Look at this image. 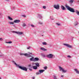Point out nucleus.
I'll use <instances>...</instances> for the list:
<instances>
[{
    "instance_id": "obj_39",
    "label": "nucleus",
    "mask_w": 79,
    "mask_h": 79,
    "mask_svg": "<svg viewBox=\"0 0 79 79\" xmlns=\"http://www.w3.org/2000/svg\"><path fill=\"white\" fill-rule=\"evenodd\" d=\"M50 19H52V20H53L54 19L53 18H52L51 17H50Z\"/></svg>"
},
{
    "instance_id": "obj_22",
    "label": "nucleus",
    "mask_w": 79,
    "mask_h": 79,
    "mask_svg": "<svg viewBox=\"0 0 79 79\" xmlns=\"http://www.w3.org/2000/svg\"><path fill=\"white\" fill-rule=\"evenodd\" d=\"M77 24H78V23H77V22L76 21L74 23L75 26H77Z\"/></svg>"
},
{
    "instance_id": "obj_34",
    "label": "nucleus",
    "mask_w": 79,
    "mask_h": 79,
    "mask_svg": "<svg viewBox=\"0 0 79 79\" xmlns=\"http://www.w3.org/2000/svg\"><path fill=\"white\" fill-rule=\"evenodd\" d=\"M2 40H3V38H0V41H2Z\"/></svg>"
},
{
    "instance_id": "obj_42",
    "label": "nucleus",
    "mask_w": 79,
    "mask_h": 79,
    "mask_svg": "<svg viewBox=\"0 0 79 79\" xmlns=\"http://www.w3.org/2000/svg\"><path fill=\"white\" fill-rule=\"evenodd\" d=\"M68 57L69 58H71V57L70 56H68Z\"/></svg>"
},
{
    "instance_id": "obj_20",
    "label": "nucleus",
    "mask_w": 79,
    "mask_h": 79,
    "mask_svg": "<svg viewBox=\"0 0 79 79\" xmlns=\"http://www.w3.org/2000/svg\"><path fill=\"white\" fill-rule=\"evenodd\" d=\"M33 68L34 69H37V67L36 66H33Z\"/></svg>"
},
{
    "instance_id": "obj_27",
    "label": "nucleus",
    "mask_w": 79,
    "mask_h": 79,
    "mask_svg": "<svg viewBox=\"0 0 79 79\" xmlns=\"http://www.w3.org/2000/svg\"><path fill=\"white\" fill-rule=\"evenodd\" d=\"M44 69H45V70H46L47 69V67L45 66V67H44Z\"/></svg>"
},
{
    "instance_id": "obj_10",
    "label": "nucleus",
    "mask_w": 79,
    "mask_h": 79,
    "mask_svg": "<svg viewBox=\"0 0 79 79\" xmlns=\"http://www.w3.org/2000/svg\"><path fill=\"white\" fill-rule=\"evenodd\" d=\"M74 71H75V72H76V73H77V74H79V71H78V70H77V69H74Z\"/></svg>"
},
{
    "instance_id": "obj_29",
    "label": "nucleus",
    "mask_w": 79,
    "mask_h": 79,
    "mask_svg": "<svg viewBox=\"0 0 79 79\" xmlns=\"http://www.w3.org/2000/svg\"><path fill=\"white\" fill-rule=\"evenodd\" d=\"M26 26V24L25 23H23V27H24Z\"/></svg>"
},
{
    "instance_id": "obj_14",
    "label": "nucleus",
    "mask_w": 79,
    "mask_h": 79,
    "mask_svg": "<svg viewBox=\"0 0 79 79\" xmlns=\"http://www.w3.org/2000/svg\"><path fill=\"white\" fill-rule=\"evenodd\" d=\"M35 64L36 66H37V67H39L40 66V65H39V63H35Z\"/></svg>"
},
{
    "instance_id": "obj_46",
    "label": "nucleus",
    "mask_w": 79,
    "mask_h": 79,
    "mask_svg": "<svg viewBox=\"0 0 79 79\" xmlns=\"http://www.w3.org/2000/svg\"><path fill=\"white\" fill-rule=\"evenodd\" d=\"M0 56H2V55L0 54Z\"/></svg>"
},
{
    "instance_id": "obj_11",
    "label": "nucleus",
    "mask_w": 79,
    "mask_h": 79,
    "mask_svg": "<svg viewBox=\"0 0 79 79\" xmlns=\"http://www.w3.org/2000/svg\"><path fill=\"white\" fill-rule=\"evenodd\" d=\"M61 8L62 10H66V9H65V7H64L63 6H61Z\"/></svg>"
},
{
    "instance_id": "obj_6",
    "label": "nucleus",
    "mask_w": 79,
    "mask_h": 79,
    "mask_svg": "<svg viewBox=\"0 0 79 79\" xmlns=\"http://www.w3.org/2000/svg\"><path fill=\"white\" fill-rule=\"evenodd\" d=\"M32 53H29V54L25 53L24 54V56H27V57H31L32 56Z\"/></svg>"
},
{
    "instance_id": "obj_24",
    "label": "nucleus",
    "mask_w": 79,
    "mask_h": 79,
    "mask_svg": "<svg viewBox=\"0 0 79 79\" xmlns=\"http://www.w3.org/2000/svg\"><path fill=\"white\" fill-rule=\"evenodd\" d=\"M41 55L42 56H43V57H45V54H44L41 53Z\"/></svg>"
},
{
    "instance_id": "obj_5",
    "label": "nucleus",
    "mask_w": 79,
    "mask_h": 79,
    "mask_svg": "<svg viewBox=\"0 0 79 79\" xmlns=\"http://www.w3.org/2000/svg\"><path fill=\"white\" fill-rule=\"evenodd\" d=\"M59 68L60 69V71H62L63 73H66V71H67L66 70H64L63 68L61 67L60 66H59Z\"/></svg>"
},
{
    "instance_id": "obj_28",
    "label": "nucleus",
    "mask_w": 79,
    "mask_h": 79,
    "mask_svg": "<svg viewBox=\"0 0 79 79\" xmlns=\"http://www.w3.org/2000/svg\"><path fill=\"white\" fill-rule=\"evenodd\" d=\"M39 74H40V72H37L36 73V75H38Z\"/></svg>"
},
{
    "instance_id": "obj_50",
    "label": "nucleus",
    "mask_w": 79,
    "mask_h": 79,
    "mask_svg": "<svg viewBox=\"0 0 79 79\" xmlns=\"http://www.w3.org/2000/svg\"><path fill=\"white\" fill-rule=\"evenodd\" d=\"M78 33H79V31H78Z\"/></svg>"
},
{
    "instance_id": "obj_26",
    "label": "nucleus",
    "mask_w": 79,
    "mask_h": 79,
    "mask_svg": "<svg viewBox=\"0 0 79 79\" xmlns=\"http://www.w3.org/2000/svg\"><path fill=\"white\" fill-rule=\"evenodd\" d=\"M14 23L15 22H9V23H10V24H14Z\"/></svg>"
},
{
    "instance_id": "obj_23",
    "label": "nucleus",
    "mask_w": 79,
    "mask_h": 79,
    "mask_svg": "<svg viewBox=\"0 0 79 79\" xmlns=\"http://www.w3.org/2000/svg\"><path fill=\"white\" fill-rule=\"evenodd\" d=\"M76 13L77 15H79V12L77 10H76Z\"/></svg>"
},
{
    "instance_id": "obj_8",
    "label": "nucleus",
    "mask_w": 79,
    "mask_h": 79,
    "mask_svg": "<svg viewBox=\"0 0 79 79\" xmlns=\"http://www.w3.org/2000/svg\"><path fill=\"white\" fill-rule=\"evenodd\" d=\"M63 45H65V46L66 47H68V48H71L73 47V46H72L68 44H63Z\"/></svg>"
},
{
    "instance_id": "obj_51",
    "label": "nucleus",
    "mask_w": 79,
    "mask_h": 79,
    "mask_svg": "<svg viewBox=\"0 0 79 79\" xmlns=\"http://www.w3.org/2000/svg\"><path fill=\"white\" fill-rule=\"evenodd\" d=\"M14 8H15V7H13Z\"/></svg>"
},
{
    "instance_id": "obj_45",
    "label": "nucleus",
    "mask_w": 79,
    "mask_h": 79,
    "mask_svg": "<svg viewBox=\"0 0 79 79\" xmlns=\"http://www.w3.org/2000/svg\"><path fill=\"white\" fill-rule=\"evenodd\" d=\"M35 5H36L37 6V5H38L37 4H35Z\"/></svg>"
},
{
    "instance_id": "obj_19",
    "label": "nucleus",
    "mask_w": 79,
    "mask_h": 79,
    "mask_svg": "<svg viewBox=\"0 0 79 79\" xmlns=\"http://www.w3.org/2000/svg\"><path fill=\"white\" fill-rule=\"evenodd\" d=\"M38 18H40V19H42V15H38Z\"/></svg>"
},
{
    "instance_id": "obj_18",
    "label": "nucleus",
    "mask_w": 79,
    "mask_h": 79,
    "mask_svg": "<svg viewBox=\"0 0 79 79\" xmlns=\"http://www.w3.org/2000/svg\"><path fill=\"white\" fill-rule=\"evenodd\" d=\"M42 44L43 45H47V43L46 42H42Z\"/></svg>"
},
{
    "instance_id": "obj_7",
    "label": "nucleus",
    "mask_w": 79,
    "mask_h": 79,
    "mask_svg": "<svg viewBox=\"0 0 79 79\" xmlns=\"http://www.w3.org/2000/svg\"><path fill=\"white\" fill-rule=\"evenodd\" d=\"M53 7L56 10H59V9H60V6L58 4L57 5H54Z\"/></svg>"
},
{
    "instance_id": "obj_25",
    "label": "nucleus",
    "mask_w": 79,
    "mask_h": 79,
    "mask_svg": "<svg viewBox=\"0 0 79 79\" xmlns=\"http://www.w3.org/2000/svg\"><path fill=\"white\" fill-rule=\"evenodd\" d=\"M6 44H11V43H12V42L9 41V42H6Z\"/></svg>"
},
{
    "instance_id": "obj_17",
    "label": "nucleus",
    "mask_w": 79,
    "mask_h": 79,
    "mask_svg": "<svg viewBox=\"0 0 79 79\" xmlns=\"http://www.w3.org/2000/svg\"><path fill=\"white\" fill-rule=\"evenodd\" d=\"M34 57H32L30 59V60L31 61H34Z\"/></svg>"
},
{
    "instance_id": "obj_4",
    "label": "nucleus",
    "mask_w": 79,
    "mask_h": 79,
    "mask_svg": "<svg viewBox=\"0 0 79 79\" xmlns=\"http://www.w3.org/2000/svg\"><path fill=\"white\" fill-rule=\"evenodd\" d=\"M12 32L13 33H15V34H19V35H22L23 34V32H17L16 31H13Z\"/></svg>"
},
{
    "instance_id": "obj_38",
    "label": "nucleus",
    "mask_w": 79,
    "mask_h": 79,
    "mask_svg": "<svg viewBox=\"0 0 79 79\" xmlns=\"http://www.w3.org/2000/svg\"><path fill=\"white\" fill-rule=\"evenodd\" d=\"M29 70L30 71H32V69H29Z\"/></svg>"
},
{
    "instance_id": "obj_36",
    "label": "nucleus",
    "mask_w": 79,
    "mask_h": 79,
    "mask_svg": "<svg viewBox=\"0 0 79 79\" xmlns=\"http://www.w3.org/2000/svg\"><path fill=\"white\" fill-rule=\"evenodd\" d=\"M28 67H29V68H31V64L28 65Z\"/></svg>"
},
{
    "instance_id": "obj_9",
    "label": "nucleus",
    "mask_w": 79,
    "mask_h": 79,
    "mask_svg": "<svg viewBox=\"0 0 79 79\" xmlns=\"http://www.w3.org/2000/svg\"><path fill=\"white\" fill-rule=\"evenodd\" d=\"M14 23H20V20H15L14 21Z\"/></svg>"
},
{
    "instance_id": "obj_48",
    "label": "nucleus",
    "mask_w": 79,
    "mask_h": 79,
    "mask_svg": "<svg viewBox=\"0 0 79 79\" xmlns=\"http://www.w3.org/2000/svg\"><path fill=\"white\" fill-rule=\"evenodd\" d=\"M0 79H2V78H1V77H0Z\"/></svg>"
},
{
    "instance_id": "obj_31",
    "label": "nucleus",
    "mask_w": 79,
    "mask_h": 79,
    "mask_svg": "<svg viewBox=\"0 0 79 79\" xmlns=\"http://www.w3.org/2000/svg\"><path fill=\"white\" fill-rule=\"evenodd\" d=\"M30 48H31V47L30 46H29L27 48V49H30Z\"/></svg>"
},
{
    "instance_id": "obj_30",
    "label": "nucleus",
    "mask_w": 79,
    "mask_h": 79,
    "mask_svg": "<svg viewBox=\"0 0 79 79\" xmlns=\"http://www.w3.org/2000/svg\"><path fill=\"white\" fill-rule=\"evenodd\" d=\"M43 8L44 9H46V6H44L43 7Z\"/></svg>"
},
{
    "instance_id": "obj_35",
    "label": "nucleus",
    "mask_w": 79,
    "mask_h": 79,
    "mask_svg": "<svg viewBox=\"0 0 79 79\" xmlns=\"http://www.w3.org/2000/svg\"><path fill=\"white\" fill-rule=\"evenodd\" d=\"M39 23L40 24H42L43 23H42V22H39Z\"/></svg>"
},
{
    "instance_id": "obj_13",
    "label": "nucleus",
    "mask_w": 79,
    "mask_h": 79,
    "mask_svg": "<svg viewBox=\"0 0 79 79\" xmlns=\"http://www.w3.org/2000/svg\"><path fill=\"white\" fill-rule=\"evenodd\" d=\"M40 49H41V50H43V51H47V49H45V48H40Z\"/></svg>"
},
{
    "instance_id": "obj_32",
    "label": "nucleus",
    "mask_w": 79,
    "mask_h": 79,
    "mask_svg": "<svg viewBox=\"0 0 79 79\" xmlns=\"http://www.w3.org/2000/svg\"><path fill=\"white\" fill-rule=\"evenodd\" d=\"M31 27H35L34 25L32 24L31 25Z\"/></svg>"
},
{
    "instance_id": "obj_15",
    "label": "nucleus",
    "mask_w": 79,
    "mask_h": 79,
    "mask_svg": "<svg viewBox=\"0 0 79 79\" xmlns=\"http://www.w3.org/2000/svg\"><path fill=\"white\" fill-rule=\"evenodd\" d=\"M39 71L40 73H42L43 72H44V71H45V70L43 69V70H39Z\"/></svg>"
},
{
    "instance_id": "obj_49",
    "label": "nucleus",
    "mask_w": 79,
    "mask_h": 79,
    "mask_svg": "<svg viewBox=\"0 0 79 79\" xmlns=\"http://www.w3.org/2000/svg\"><path fill=\"white\" fill-rule=\"evenodd\" d=\"M0 15H1V14L0 13Z\"/></svg>"
},
{
    "instance_id": "obj_1",
    "label": "nucleus",
    "mask_w": 79,
    "mask_h": 79,
    "mask_svg": "<svg viewBox=\"0 0 79 79\" xmlns=\"http://www.w3.org/2000/svg\"><path fill=\"white\" fill-rule=\"evenodd\" d=\"M12 62L13 63H14V64H15V65H16L17 68H19L21 69H22V70H23V71H27V68H26V67H23L22 66H19V65L16 64V62H15V61H13Z\"/></svg>"
},
{
    "instance_id": "obj_33",
    "label": "nucleus",
    "mask_w": 79,
    "mask_h": 79,
    "mask_svg": "<svg viewBox=\"0 0 79 79\" xmlns=\"http://www.w3.org/2000/svg\"><path fill=\"white\" fill-rule=\"evenodd\" d=\"M22 16H23V17H24V18H26V16L25 15H22Z\"/></svg>"
},
{
    "instance_id": "obj_37",
    "label": "nucleus",
    "mask_w": 79,
    "mask_h": 79,
    "mask_svg": "<svg viewBox=\"0 0 79 79\" xmlns=\"http://www.w3.org/2000/svg\"><path fill=\"white\" fill-rule=\"evenodd\" d=\"M24 54H23V53H20V55H24Z\"/></svg>"
},
{
    "instance_id": "obj_47",
    "label": "nucleus",
    "mask_w": 79,
    "mask_h": 79,
    "mask_svg": "<svg viewBox=\"0 0 79 79\" xmlns=\"http://www.w3.org/2000/svg\"><path fill=\"white\" fill-rule=\"evenodd\" d=\"M33 79H35V77H33Z\"/></svg>"
},
{
    "instance_id": "obj_16",
    "label": "nucleus",
    "mask_w": 79,
    "mask_h": 79,
    "mask_svg": "<svg viewBox=\"0 0 79 79\" xmlns=\"http://www.w3.org/2000/svg\"><path fill=\"white\" fill-rule=\"evenodd\" d=\"M74 2V0H70L69 2L70 3V4H72Z\"/></svg>"
},
{
    "instance_id": "obj_40",
    "label": "nucleus",
    "mask_w": 79,
    "mask_h": 79,
    "mask_svg": "<svg viewBox=\"0 0 79 79\" xmlns=\"http://www.w3.org/2000/svg\"><path fill=\"white\" fill-rule=\"evenodd\" d=\"M56 24H57V26H60V24L58 23H57Z\"/></svg>"
},
{
    "instance_id": "obj_21",
    "label": "nucleus",
    "mask_w": 79,
    "mask_h": 79,
    "mask_svg": "<svg viewBox=\"0 0 79 79\" xmlns=\"http://www.w3.org/2000/svg\"><path fill=\"white\" fill-rule=\"evenodd\" d=\"M8 19H9L10 20H13V19L12 18H11L10 16H8Z\"/></svg>"
},
{
    "instance_id": "obj_41",
    "label": "nucleus",
    "mask_w": 79,
    "mask_h": 79,
    "mask_svg": "<svg viewBox=\"0 0 79 79\" xmlns=\"http://www.w3.org/2000/svg\"><path fill=\"white\" fill-rule=\"evenodd\" d=\"M11 46H10V47H6L7 48H11Z\"/></svg>"
},
{
    "instance_id": "obj_12",
    "label": "nucleus",
    "mask_w": 79,
    "mask_h": 79,
    "mask_svg": "<svg viewBox=\"0 0 79 79\" xmlns=\"http://www.w3.org/2000/svg\"><path fill=\"white\" fill-rule=\"evenodd\" d=\"M39 59L38 58L36 57L34 59V61H39Z\"/></svg>"
},
{
    "instance_id": "obj_44",
    "label": "nucleus",
    "mask_w": 79,
    "mask_h": 79,
    "mask_svg": "<svg viewBox=\"0 0 79 79\" xmlns=\"http://www.w3.org/2000/svg\"><path fill=\"white\" fill-rule=\"evenodd\" d=\"M61 77H64V76L61 75Z\"/></svg>"
},
{
    "instance_id": "obj_3",
    "label": "nucleus",
    "mask_w": 79,
    "mask_h": 79,
    "mask_svg": "<svg viewBox=\"0 0 79 79\" xmlns=\"http://www.w3.org/2000/svg\"><path fill=\"white\" fill-rule=\"evenodd\" d=\"M46 56L47 58H54L55 57V55L52 54H49L47 55Z\"/></svg>"
},
{
    "instance_id": "obj_43",
    "label": "nucleus",
    "mask_w": 79,
    "mask_h": 79,
    "mask_svg": "<svg viewBox=\"0 0 79 79\" xmlns=\"http://www.w3.org/2000/svg\"><path fill=\"white\" fill-rule=\"evenodd\" d=\"M6 1H7V2H9L10 1L9 0H4Z\"/></svg>"
},
{
    "instance_id": "obj_2",
    "label": "nucleus",
    "mask_w": 79,
    "mask_h": 79,
    "mask_svg": "<svg viewBox=\"0 0 79 79\" xmlns=\"http://www.w3.org/2000/svg\"><path fill=\"white\" fill-rule=\"evenodd\" d=\"M66 8L67 10L70 11V12H72V13H74L75 11L74 9L73 8H71L69 6H68L67 4L65 5Z\"/></svg>"
}]
</instances>
